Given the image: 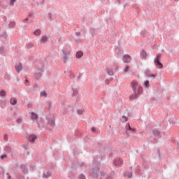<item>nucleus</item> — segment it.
Masks as SVG:
<instances>
[{
  "label": "nucleus",
  "mask_w": 179,
  "mask_h": 179,
  "mask_svg": "<svg viewBox=\"0 0 179 179\" xmlns=\"http://www.w3.org/2000/svg\"><path fill=\"white\" fill-rule=\"evenodd\" d=\"M48 124H44V120H41L40 122H37V125L39 128H48V129H52L55 127V119L46 117Z\"/></svg>",
  "instance_id": "1"
},
{
  "label": "nucleus",
  "mask_w": 179,
  "mask_h": 179,
  "mask_svg": "<svg viewBox=\"0 0 179 179\" xmlns=\"http://www.w3.org/2000/svg\"><path fill=\"white\" fill-rule=\"evenodd\" d=\"M131 87L134 92V94L130 96V99H137L138 95L142 93V87H138V82L132 81L131 83Z\"/></svg>",
  "instance_id": "2"
},
{
  "label": "nucleus",
  "mask_w": 179,
  "mask_h": 179,
  "mask_svg": "<svg viewBox=\"0 0 179 179\" xmlns=\"http://www.w3.org/2000/svg\"><path fill=\"white\" fill-rule=\"evenodd\" d=\"M100 171V168L97 165H94L92 170L90 172V176L93 178H97L99 177V171Z\"/></svg>",
  "instance_id": "3"
},
{
  "label": "nucleus",
  "mask_w": 179,
  "mask_h": 179,
  "mask_svg": "<svg viewBox=\"0 0 179 179\" xmlns=\"http://www.w3.org/2000/svg\"><path fill=\"white\" fill-rule=\"evenodd\" d=\"M69 55H71V51L63 50L62 58L64 59V62H67L68 59H69Z\"/></svg>",
  "instance_id": "4"
},
{
  "label": "nucleus",
  "mask_w": 179,
  "mask_h": 179,
  "mask_svg": "<svg viewBox=\"0 0 179 179\" xmlns=\"http://www.w3.org/2000/svg\"><path fill=\"white\" fill-rule=\"evenodd\" d=\"M160 58H162V56L158 55L155 59V64L156 66H158L159 68H163V64L160 63Z\"/></svg>",
  "instance_id": "5"
},
{
  "label": "nucleus",
  "mask_w": 179,
  "mask_h": 179,
  "mask_svg": "<svg viewBox=\"0 0 179 179\" xmlns=\"http://www.w3.org/2000/svg\"><path fill=\"white\" fill-rule=\"evenodd\" d=\"M113 164L114 166H115V167H120V166H121V164H122V159H121V158H115L113 160Z\"/></svg>",
  "instance_id": "6"
},
{
  "label": "nucleus",
  "mask_w": 179,
  "mask_h": 179,
  "mask_svg": "<svg viewBox=\"0 0 179 179\" xmlns=\"http://www.w3.org/2000/svg\"><path fill=\"white\" fill-rule=\"evenodd\" d=\"M41 75H43V70L41 69H38V73H36L34 76V79H36V80H38V79H40V78H41Z\"/></svg>",
  "instance_id": "7"
},
{
  "label": "nucleus",
  "mask_w": 179,
  "mask_h": 179,
  "mask_svg": "<svg viewBox=\"0 0 179 179\" xmlns=\"http://www.w3.org/2000/svg\"><path fill=\"white\" fill-rule=\"evenodd\" d=\"M101 177H105L106 179H113V176H114V173L112 174H106L104 172H101Z\"/></svg>",
  "instance_id": "8"
},
{
  "label": "nucleus",
  "mask_w": 179,
  "mask_h": 179,
  "mask_svg": "<svg viewBox=\"0 0 179 179\" xmlns=\"http://www.w3.org/2000/svg\"><path fill=\"white\" fill-rule=\"evenodd\" d=\"M128 131H131V132H135V129H132V127H131V125L129 124V123H127L126 124V134H127V135H129L128 134Z\"/></svg>",
  "instance_id": "9"
},
{
  "label": "nucleus",
  "mask_w": 179,
  "mask_h": 179,
  "mask_svg": "<svg viewBox=\"0 0 179 179\" xmlns=\"http://www.w3.org/2000/svg\"><path fill=\"white\" fill-rule=\"evenodd\" d=\"M152 134L154 136H156V138H162V135L160 134V131L157 129H153Z\"/></svg>",
  "instance_id": "10"
},
{
  "label": "nucleus",
  "mask_w": 179,
  "mask_h": 179,
  "mask_svg": "<svg viewBox=\"0 0 179 179\" xmlns=\"http://www.w3.org/2000/svg\"><path fill=\"white\" fill-rule=\"evenodd\" d=\"M123 61L126 63L131 62V56L129 55H124L123 56Z\"/></svg>",
  "instance_id": "11"
},
{
  "label": "nucleus",
  "mask_w": 179,
  "mask_h": 179,
  "mask_svg": "<svg viewBox=\"0 0 179 179\" xmlns=\"http://www.w3.org/2000/svg\"><path fill=\"white\" fill-rule=\"evenodd\" d=\"M28 139L29 141V142H32V143L34 142V141H36V139H37V136L36 135H29L28 136Z\"/></svg>",
  "instance_id": "12"
},
{
  "label": "nucleus",
  "mask_w": 179,
  "mask_h": 179,
  "mask_svg": "<svg viewBox=\"0 0 179 179\" xmlns=\"http://www.w3.org/2000/svg\"><path fill=\"white\" fill-rule=\"evenodd\" d=\"M20 169L22 170L24 174H27V173H29V170L27 169V167H26V165H20Z\"/></svg>",
  "instance_id": "13"
},
{
  "label": "nucleus",
  "mask_w": 179,
  "mask_h": 179,
  "mask_svg": "<svg viewBox=\"0 0 179 179\" xmlns=\"http://www.w3.org/2000/svg\"><path fill=\"white\" fill-rule=\"evenodd\" d=\"M106 72L108 73V75H109L110 76H113V75H114V73L113 71V69L111 68H108L106 69Z\"/></svg>",
  "instance_id": "14"
},
{
  "label": "nucleus",
  "mask_w": 179,
  "mask_h": 179,
  "mask_svg": "<svg viewBox=\"0 0 179 179\" xmlns=\"http://www.w3.org/2000/svg\"><path fill=\"white\" fill-rule=\"evenodd\" d=\"M31 120H38V115L37 114H36L34 112H31Z\"/></svg>",
  "instance_id": "15"
},
{
  "label": "nucleus",
  "mask_w": 179,
  "mask_h": 179,
  "mask_svg": "<svg viewBox=\"0 0 179 179\" xmlns=\"http://www.w3.org/2000/svg\"><path fill=\"white\" fill-rule=\"evenodd\" d=\"M10 103L12 106H16L17 103V99H16V98H11Z\"/></svg>",
  "instance_id": "16"
},
{
  "label": "nucleus",
  "mask_w": 179,
  "mask_h": 179,
  "mask_svg": "<svg viewBox=\"0 0 179 179\" xmlns=\"http://www.w3.org/2000/svg\"><path fill=\"white\" fill-rule=\"evenodd\" d=\"M47 41H48V37L47 36H42L41 38V43H42L43 44H45V43H47Z\"/></svg>",
  "instance_id": "17"
},
{
  "label": "nucleus",
  "mask_w": 179,
  "mask_h": 179,
  "mask_svg": "<svg viewBox=\"0 0 179 179\" xmlns=\"http://www.w3.org/2000/svg\"><path fill=\"white\" fill-rule=\"evenodd\" d=\"M123 72L124 73H129V75H131V73H132V70H131V69L129 68H125L124 70H123Z\"/></svg>",
  "instance_id": "18"
},
{
  "label": "nucleus",
  "mask_w": 179,
  "mask_h": 179,
  "mask_svg": "<svg viewBox=\"0 0 179 179\" xmlns=\"http://www.w3.org/2000/svg\"><path fill=\"white\" fill-rule=\"evenodd\" d=\"M49 177H51V172H46L43 175V178H48Z\"/></svg>",
  "instance_id": "19"
},
{
  "label": "nucleus",
  "mask_w": 179,
  "mask_h": 179,
  "mask_svg": "<svg viewBox=\"0 0 179 179\" xmlns=\"http://www.w3.org/2000/svg\"><path fill=\"white\" fill-rule=\"evenodd\" d=\"M83 57V52L82 51H78L76 53V58H82Z\"/></svg>",
  "instance_id": "20"
},
{
  "label": "nucleus",
  "mask_w": 179,
  "mask_h": 179,
  "mask_svg": "<svg viewBox=\"0 0 179 179\" xmlns=\"http://www.w3.org/2000/svg\"><path fill=\"white\" fill-rule=\"evenodd\" d=\"M124 177H127V178H132V172H126L124 173Z\"/></svg>",
  "instance_id": "21"
},
{
  "label": "nucleus",
  "mask_w": 179,
  "mask_h": 179,
  "mask_svg": "<svg viewBox=\"0 0 179 179\" xmlns=\"http://www.w3.org/2000/svg\"><path fill=\"white\" fill-rule=\"evenodd\" d=\"M25 69L23 68H16V71L17 72V73H20V72H22V73H24V70Z\"/></svg>",
  "instance_id": "22"
},
{
  "label": "nucleus",
  "mask_w": 179,
  "mask_h": 179,
  "mask_svg": "<svg viewBox=\"0 0 179 179\" xmlns=\"http://www.w3.org/2000/svg\"><path fill=\"white\" fill-rule=\"evenodd\" d=\"M34 36H40V34H41V31L40 29H36L34 32Z\"/></svg>",
  "instance_id": "23"
},
{
  "label": "nucleus",
  "mask_w": 179,
  "mask_h": 179,
  "mask_svg": "<svg viewBox=\"0 0 179 179\" xmlns=\"http://www.w3.org/2000/svg\"><path fill=\"white\" fill-rule=\"evenodd\" d=\"M41 97H47L48 94L45 92V91H43L40 93Z\"/></svg>",
  "instance_id": "24"
},
{
  "label": "nucleus",
  "mask_w": 179,
  "mask_h": 179,
  "mask_svg": "<svg viewBox=\"0 0 179 179\" xmlns=\"http://www.w3.org/2000/svg\"><path fill=\"white\" fill-rule=\"evenodd\" d=\"M145 75L148 76V78H149V76H150V70L149 69H147L145 71Z\"/></svg>",
  "instance_id": "25"
},
{
  "label": "nucleus",
  "mask_w": 179,
  "mask_h": 179,
  "mask_svg": "<svg viewBox=\"0 0 179 179\" xmlns=\"http://www.w3.org/2000/svg\"><path fill=\"white\" fill-rule=\"evenodd\" d=\"M5 151L7 153H12V149L10 148V147H6L5 148Z\"/></svg>",
  "instance_id": "26"
},
{
  "label": "nucleus",
  "mask_w": 179,
  "mask_h": 179,
  "mask_svg": "<svg viewBox=\"0 0 179 179\" xmlns=\"http://www.w3.org/2000/svg\"><path fill=\"white\" fill-rule=\"evenodd\" d=\"M78 90L73 89V96L76 97V96H78Z\"/></svg>",
  "instance_id": "27"
},
{
  "label": "nucleus",
  "mask_w": 179,
  "mask_h": 179,
  "mask_svg": "<svg viewBox=\"0 0 179 179\" xmlns=\"http://www.w3.org/2000/svg\"><path fill=\"white\" fill-rule=\"evenodd\" d=\"M4 78H5L6 80H10V76L8 73H6L4 75Z\"/></svg>",
  "instance_id": "28"
},
{
  "label": "nucleus",
  "mask_w": 179,
  "mask_h": 179,
  "mask_svg": "<svg viewBox=\"0 0 179 179\" xmlns=\"http://www.w3.org/2000/svg\"><path fill=\"white\" fill-rule=\"evenodd\" d=\"M0 96H1L2 97H5V96H6V92H5V90H1L0 92Z\"/></svg>",
  "instance_id": "29"
},
{
  "label": "nucleus",
  "mask_w": 179,
  "mask_h": 179,
  "mask_svg": "<svg viewBox=\"0 0 179 179\" xmlns=\"http://www.w3.org/2000/svg\"><path fill=\"white\" fill-rule=\"evenodd\" d=\"M85 111V110H83V109H78L77 110V113L78 114V115H82V114H83V112Z\"/></svg>",
  "instance_id": "30"
},
{
  "label": "nucleus",
  "mask_w": 179,
  "mask_h": 179,
  "mask_svg": "<svg viewBox=\"0 0 179 179\" xmlns=\"http://www.w3.org/2000/svg\"><path fill=\"white\" fill-rule=\"evenodd\" d=\"M146 55H147V53L145 50H143L142 53H141V56L143 57V58L146 59Z\"/></svg>",
  "instance_id": "31"
},
{
  "label": "nucleus",
  "mask_w": 179,
  "mask_h": 179,
  "mask_svg": "<svg viewBox=\"0 0 179 179\" xmlns=\"http://www.w3.org/2000/svg\"><path fill=\"white\" fill-rule=\"evenodd\" d=\"M3 140L5 141V142H8V134H4L3 135Z\"/></svg>",
  "instance_id": "32"
},
{
  "label": "nucleus",
  "mask_w": 179,
  "mask_h": 179,
  "mask_svg": "<svg viewBox=\"0 0 179 179\" xmlns=\"http://www.w3.org/2000/svg\"><path fill=\"white\" fill-rule=\"evenodd\" d=\"M33 47H34V45H33V43H29L27 45V48H33Z\"/></svg>",
  "instance_id": "33"
},
{
  "label": "nucleus",
  "mask_w": 179,
  "mask_h": 179,
  "mask_svg": "<svg viewBox=\"0 0 179 179\" xmlns=\"http://www.w3.org/2000/svg\"><path fill=\"white\" fill-rule=\"evenodd\" d=\"M145 87H149V80H146L144 83Z\"/></svg>",
  "instance_id": "34"
},
{
  "label": "nucleus",
  "mask_w": 179,
  "mask_h": 179,
  "mask_svg": "<svg viewBox=\"0 0 179 179\" xmlns=\"http://www.w3.org/2000/svg\"><path fill=\"white\" fill-rule=\"evenodd\" d=\"M78 166H80V167H85V163H83V162H79L78 163Z\"/></svg>",
  "instance_id": "35"
},
{
  "label": "nucleus",
  "mask_w": 179,
  "mask_h": 179,
  "mask_svg": "<svg viewBox=\"0 0 179 179\" xmlns=\"http://www.w3.org/2000/svg\"><path fill=\"white\" fill-rule=\"evenodd\" d=\"M15 2H16V0H10V5H11V6H13Z\"/></svg>",
  "instance_id": "36"
},
{
  "label": "nucleus",
  "mask_w": 179,
  "mask_h": 179,
  "mask_svg": "<svg viewBox=\"0 0 179 179\" xmlns=\"http://www.w3.org/2000/svg\"><path fill=\"white\" fill-rule=\"evenodd\" d=\"M79 178L80 179H86V177L85 176V175L80 174V176H79Z\"/></svg>",
  "instance_id": "37"
},
{
  "label": "nucleus",
  "mask_w": 179,
  "mask_h": 179,
  "mask_svg": "<svg viewBox=\"0 0 179 179\" xmlns=\"http://www.w3.org/2000/svg\"><path fill=\"white\" fill-rule=\"evenodd\" d=\"M17 179H24V176H22V175H18V176H17Z\"/></svg>",
  "instance_id": "38"
},
{
  "label": "nucleus",
  "mask_w": 179,
  "mask_h": 179,
  "mask_svg": "<svg viewBox=\"0 0 179 179\" xmlns=\"http://www.w3.org/2000/svg\"><path fill=\"white\" fill-rule=\"evenodd\" d=\"M148 78H153V79H155L156 78V74H150Z\"/></svg>",
  "instance_id": "39"
},
{
  "label": "nucleus",
  "mask_w": 179,
  "mask_h": 179,
  "mask_svg": "<svg viewBox=\"0 0 179 179\" xmlns=\"http://www.w3.org/2000/svg\"><path fill=\"white\" fill-rule=\"evenodd\" d=\"M16 122H17V124H20V122H22V118L17 119Z\"/></svg>",
  "instance_id": "40"
},
{
  "label": "nucleus",
  "mask_w": 179,
  "mask_h": 179,
  "mask_svg": "<svg viewBox=\"0 0 179 179\" xmlns=\"http://www.w3.org/2000/svg\"><path fill=\"white\" fill-rule=\"evenodd\" d=\"M34 89H38V85L36 83L34 84Z\"/></svg>",
  "instance_id": "41"
},
{
  "label": "nucleus",
  "mask_w": 179,
  "mask_h": 179,
  "mask_svg": "<svg viewBox=\"0 0 179 179\" xmlns=\"http://www.w3.org/2000/svg\"><path fill=\"white\" fill-rule=\"evenodd\" d=\"M1 159H6V155H1Z\"/></svg>",
  "instance_id": "42"
},
{
  "label": "nucleus",
  "mask_w": 179,
  "mask_h": 179,
  "mask_svg": "<svg viewBox=\"0 0 179 179\" xmlns=\"http://www.w3.org/2000/svg\"><path fill=\"white\" fill-rule=\"evenodd\" d=\"M122 118H124V121L127 122L128 121V117H127V116H122Z\"/></svg>",
  "instance_id": "43"
},
{
  "label": "nucleus",
  "mask_w": 179,
  "mask_h": 179,
  "mask_svg": "<svg viewBox=\"0 0 179 179\" xmlns=\"http://www.w3.org/2000/svg\"><path fill=\"white\" fill-rule=\"evenodd\" d=\"M6 176H7V178L8 179H10L11 178L10 175H9V173H6Z\"/></svg>",
  "instance_id": "44"
},
{
  "label": "nucleus",
  "mask_w": 179,
  "mask_h": 179,
  "mask_svg": "<svg viewBox=\"0 0 179 179\" xmlns=\"http://www.w3.org/2000/svg\"><path fill=\"white\" fill-rule=\"evenodd\" d=\"M105 83H106V85H109L110 84V80H106Z\"/></svg>",
  "instance_id": "45"
},
{
  "label": "nucleus",
  "mask_w": 179,
  "mask_h": 179,
  "mask_svg": "<svg viewBox=\"0 0 179 179\" xmlns=\"http://www.w3.org/2000/svg\"><path fill=\"white\" fill-rule=\"evenodd\" d=\"M3 52V48H0V53L2 54Z\"/></svg>",
  "instance_id": "46"
},
{
  "label": "nucleus",
  "mask_w": 179,
  "mask_h": 179,
  "mask_svg": "<svg viewBox=\"0 0 179 179\" xmlns=\"http://www.w3.org/2000/svg\"><path fill=\"white\" fill-rule=\"evenodd\" d=\"M15 68H22V64L19 63L18 66H15Z\"/></svg>",
  "instance_id": "47"
},
{
  "label": "nucleus",
  "mask_w": 179,
  "mask_h": 179,
  "mask_svg": "<svg viewBox=\"0 0 179 179\" xmlns=\"http://www.w3.org/2000/svg\"><path fill=\"white\" fill-rule=\"evenodd\" d=\"M91 129H92V132H96V128L92 127Z\"/></svg>",
  "instance_id": "48"
},
{
  "label": "nucleus",
  "mask_w": 179,
  "mask_h": 179,
  "mask_svg": "<svg viewBox=\"0 0 179 179\" xmlns=\"http://www.w3.org/2000/svg\"><path fill=\"white\" fill-rule=\"evenodd\" d=\"M81 76H82V73H80L79 76H78V79H80Z\"/></svg>",
  "instance_id": "49"
},
{
  "label": "nucleus",
  "mask_w": 179,
  "mask_h": 179,
  "mask_svg": "<svg viewBox=\"0 0 179 179\" xmlns=\"http://www.w3.org/2000/svg\"><path fill=\"white\" fill-rule=\"evenodd\" d=\"M25 82H26V83H29V80H27V78L25 77Z\"/></svg>",
  "instance_id": "50"
},
{
  "label": "nucleus",
  "mask_w": 179,
  "mask_h": 179,
  "mask_svg": "<svg viewBox=\"0 0 179 179\" xmlns=\"http://www.w3.org/2000/svg\"><path fill=\"white\" fill-rule=\"evenodd\" d=\"M70 76H73V73H70Z\"/></svg>",
  "instance_id": "51"
},
{
  "label": "nucleus",
  "mask_w": 179,
  "mask_h": 179,
  "mask_svg": "<svg viewBox=\"0 0 179 179\" xmlns=\"http://www.w3.org/2000/svg\"><path fill=\"white\" fill-rule=\"evenodd\" d=\"M48 104L49 107L51 106V103L50 102H48Z\"/></svg>",
  "instance_id": "52"
},
{
  "label": "nucleus",
  "mask_w": 179,
  "mask_h": 179,
  "mask_svg": "<svg viewBox=\"0 0 179 179\" xmlns=\"http://www.w3.org/2000/svg\"><path fill=\"white\" fill-rule=\"evenodd\" d=\"M26 20H28V19L27 18Z\"/></svg>",
  "instance_id": "53"
},
{
  "label": "nucleus",
  "mask_w": 179,
  "mask_h": 179,
  "mask_svg": "<svg viewBox=\"0 0 179 179\" xmlns=\"http://www.w3.org/2000/svg\"><path fill=\"white\" fill-rule=\"evenodd\" d=\"M178 148H179V145H178Z\"/></svg>",
  "instance_id": "54"
}]
</instances>
